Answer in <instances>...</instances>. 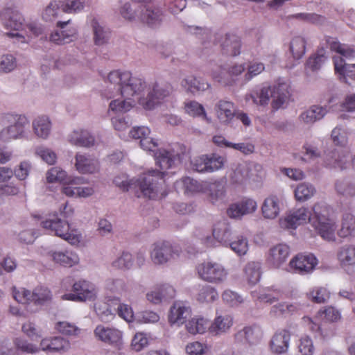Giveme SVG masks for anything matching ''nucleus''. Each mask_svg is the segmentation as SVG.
Here are the masks:
<instances>
[{
    "mask_svg": "<svg viewBox=\"0 0 355 355\" xmlns=\"http://www.w3.org/2000/svg\"><path fill=\"white\" fill-rule=\"evenodd\" d=\"M111 84L118 86V91L124 100H114L110 103V108L116 112H126L135 105L136 101L145 110H152L172 92L170 84L155 83L148 92L146 98L141 97V92L146 87V83L140 78L134 77L129 71L119 70L111 71L108 75Z\"/></svg>",
    "mask_w": 355,
    "mask_h": 355,
    "instance_id": "nucleus-1",
    "label": "nucleus"
},
{
    "mask_svg": "<svg viewBox=\"0 0 355 355\" xmlns=\"http://www.w3.org/2000/svg\"><path fill=\"white\" fill-rule=\"evenodd\" d=\"M330 214L331 208L328 205L318 202L313 206L312 212L304 207L291 211L279 220V225L283 229L294 230L308 221L322 239L334 241L336 225Z\"/></svg>",
    "mask_w": 355,
    "mask_h": 355,
    "instance_id": "nucleus-2",
    "label": "nucleus"
},
{
    "mask_svg": "<svg viewBox=\"0 0 355 355\" xmlns=\"http://www.w3.org/2000/svg\"><path fill=\"white\" fill-rule=\"evenodd\" d=\"M164 175L165 172L152 169L144 173L136 181H128L127 175L122 174L114 178V183L123 191L133 189L138 198L156 199L167 195Z\"/></svg>",
    "mask_w": 355,
    "mask_h": 355,
    "instance_id": "nucleus-3",
    "label": "nucleus"
},
{
    "mask_svg": "<svg viewBox=\"0 0 355 355\" xmlns=\"http://www.w3.org/2000/svg\"><path fill=\"white\" fill-rule=\"evenodd\" d=\"M0 19L5 28L16 31L8 33L7 35L15 37L17 42H26V37L38 36L42 33V28L35 24L25 25L23 16L13 8L3 9L0 13Z\"/></svg>",
    "mask_w": 355,
    "mask_h": 355,
    "instance_id": "nucleus-4",
    "label": "nucleus"
},
{
    "mask_svg": "<svg viewBox=\"0 0 355 355\" xmlns=\"http://www.w3.org/2000/svg\"><path fill=\"white\" fill-rule=\"evenodd\" d=\"M289 88L290 86L287 83L279 80L272 88L263 87L259 92L250 94V97L254 103L260 105H268L270 98L272 97V106L274 109L277 110L289 99Z\"/></svg>",
    "mask_w": 355,
    "mask_h": 355,
    "instance_id": "nucleus-5",
    "label": "nucleus"
},
{
    "mask_svg": "<svg viewBox=\"0 0 355 355\" xmlns=\"http://www.w3.org/2000/svg\"><path fill=\"white\" fill-rule=\"evenodd\" d=\"M196 271L200 279L214 284H223L228 277L227 270L222 264L212 261L198 264Z\"/></svg>",
    "mask_w": 355,
    "mask_h": 355,
    "instance_id": "nucleus-6",
    "label": "nucleus"
},
{
    "mask_svg": "<svg viewBox=\"0 0 355 355\" xmlns=\"http://www.w3.org/2000/svg\"><path fill=\"white\" fill-rule=\"evenodd\" d=\"M141 10L139 15L136 11V7L132 9L128 3H125L120 9L121 16L126 20L132 21L137 17L141 21L147 24L148 26H154L159 24L162 20V13L159 8L150 9L144 6H139Z\"/></svg>",
    "mask_w": 355,
    "mask_h": 355,
    "instance_id": "nucleus-7",
    "label": "nucleus"
},
{
    "mask_svg": "<svg viewBox=\"0 0 355 355\" xmlns=\"http://www.w3.org/2000/svg\"><path fill=\"white\" fill-rule=\"evenodd\" d=\"M42 226L45 230H49L50 233L67 241L71 244L80 242V235L77 234V231L71 229L68 222L56 216L42 221Z\"/></svg>",
    "mask_w": 355,
    "mask_h": 355,
    "instance_id": "nucleus-8",
    "label": "nucleus"
},
{
    "mask_svg": "<svg viewBox=\"0 0 355 355\" xmlns=\"http://www.w3.org/2000/svg\"><path fill=\"white\" fill-rule=\"evenodd\" d=\"M6 119L13 124L3 128L0 132V140L3 142H8L12 139L20 138L23 136L25 128L28 125V121L25 116L13 115L8 114Z\"/></svg>",
    "mask_w": 355,
    "mask_h": 355,
    "instance_id": "nucleus-9",
    "label": "nucleus"
},
{
    "mask_svg": "<svg viewBox=\"0 0 355 355\" xmlns=\"http://www.w3.org/2000/svg\"><path fill=\"white\" fill-rule=\"evenodd\" d=\"M73 293H67L62 295L64 300L84 302L91 300L96 297V291L94 284L86 280H79L73 284Z\"/></svg>",
    "mask_w": 355,
    "mask_h": 355,
    "instance_id": "nucleus-10",
    "label": "nucleus"
},
{
    "mask_svg": "<svg viewBox=\"0 0 355 355\" xmlns=\"http://www.w3.org/2000/svg\"><path fill=\"white\" fill-rule=\"evenodd\" d=\"M245 70L244 64H234L228 69L217 67L216 69L211 73V76L214 80L224 85H232L239 80V76L243 73Z\"/></svg>",
    "mask_w": 355,
    "mask_h": 355,
    "instance_id": "nucleus-11",
    "label": "nucleus"
},
{
    "mask_svg": "<svg viewBox=\"0 0 355 355\" xmlns=\"http://www.w3.org/2000/svg\"><path fill=\"white\" fill-rule=\"evenodd\" d=\"M94 335L97 340L111 346L119 347L123 343V333L115 327L98 324L94 330Z\"/></svg>",
    "mask_w": 355,
    "mask_h": 355,
    "instance_id": "nucleus-12",
    "label": "nucleus"
},
{
    "mask_svg": "<svg viewBox=\"0 0 355 355\" xmlns=\"http://www.w3.org/2000/svg\"><path fill=\"white\" fill-rule=\"evenodd\" d=\"M317 264L318 260L312 254H297L289 263L291 268L295 272L302 275L311 272Z\"/></svg>",
    "mask_w": 355,
    "mask_h": 355,
    "instance_id": "nucleus-13",
    "label": "nucleus"
},
{
    "mask_svg": "<svg viewBox=\"0 0 355 355\" xmlns=\"http://www.w3.org/2000/svg\"><path fill=\"white\" fill-rule=\"evenodd\" d=\"M175 256H179V250L176 248L173 249L168 242L165 241L155 244L151 252V259L156 264L165 263Z\"/></svg>",
    "mask_w": 355,
    "mask_h": 355,
    "instance_id": "nucleus-14",
    "label": "nucleus"
},
{
    "mask_svg": "<svg viewBox=\"0 0 355 355\" xmlns=\"http://www.w3.org/2000/svg\"><path fill=\"white\" fill-rule=\"evenodd\" d=\"M257 207V202L254 200L245 198L236 203L232 204L227 209V214L230 218H238L253 213Z\"/></svg>",
    "mask_w": 355,
    "mask_h": 355,
    "instance_id": "nucleus-15",
    "label": "nucleus"
},
{
    "mask_svg": "<svg viewBox=\"0 0 355 355\" xmlns=\"http://www.w3.org/2000/svg\"><path fill=\"white\" fill-rule=\"evenodd\" d=\"M150 133V130L146 126H135L130 131L131 137L140 139V146L144 150L154 152L158 144L154 139L148 137Z\"/></svg>",
    "mask_w": 355,
    "mask_h": 355,
    "instance_id": "nucleus-16",
    "label": "nucleus"
},
{
    "mask_svg": "<svg viewBox=\"0 0 355 355\" xmlns=\"http://www.w3.org/2000/svg\"><path fill=\"white\" fill-rule=\"evenodd\" d=\"M191 309L182 302H176L171 307L168 320L171 325L180 327L184 324L187 318L191 316Z\"/></svg>",
    "mask_w": 355,
    "mask_h": 355,
    "instance_id": "nucleus-17",
    "label": "nucleus"
},
{
    "mask_svg": "<svg viewBox=\"0 0 355 355\" xmlns=\"http://www.w3.org/2000/svg\"><path fill=\"white\" fill-rule=\"evenodd\" d=\"M216 117L224 124H229L236 116V106L230 101L220 100L214 107Z\"/></svg>",
    "mask_w": 355,
    "mask_h": 355,
    "instance_id": "nucleus-18",
    "label": "nucleus"
},
{
    "mask_svg": "<svg viewBox=\"0 0 355 355\" xmlns=\"http://www.w3.org/2000/svg\"><path fill=\"white\" fill-rule=\"evenodd\" d=\"M291 336V332L287 329L277 331L270 343L272 352L278 354L286 352L289 347Z\"/></svg>",
    "mask_w": 355,
    "mask_h": 355,
    "instance_id": "nucleus-19",
    "label": "nucleus"
},
{
    "mask_svg": "<svg viewBox=\"0 0 355 355\" xmlns=\"http://www.w3.org/2000/svg\"><path fill=\"white\" fill-rule=\"evenodd\" d=\"M80 181V178H79L69 179L62 186V193L69 197H87L91 196L94 193L93 189L78 186Z\"/></svg>",
    "mask_w": 355,
    "mask_h": 355,
    "instance_id": "nucleus-20",
    "label": "nucleus"
},
{
    "mask_svg": "<svg viewBox=\"0 0 355 355\" xmlns=\"http://www.w3.org/2000/svg\"><path fill=\"white\" fill-rule=\"evenodd\" d=\"M289 254V246L280 243L270 248L267 261L274 268H279L286 261Z\"/></svg>",
    "mask_w": 355,
    "mask_h": 355,
    "instance_id": "nucleus-21",
    "label": "nucleus"
},
{
    "mask_svg": "<svg viewBox=\"0 0 355 355\" xmlns=\"http://www.w3.org/2000/svg\"><path fill=\"white\" fill-rule=\"evenodd\" d=\"M220 47L223 54L229 56H236L241 53V39L235 34H226L220 41Z\"/></svg>",
    "mask_w": 355,
    "mask_h": 355,
    "instance_id": "nucleus-22",
    "label": "nucleus"
},
{
    "mask_svg": "<svg viewBox=\"0 0 355 355\" xmlns=\"http://www.w3.org/2000/svg\"><path fill=\"white\" fill-rule=\"evenodd\" d=\"M175 290L168 284H162L155 291L147 293V300L153 304H159L162 300H171L175 297Z\"/></svg>",
    "mask_w": 355,
    "mask_h": 355,
    "instance_id": "nucleus-23",
    "label": "nucleus"
},
{
    "mask_svg": "<svg viewBox=\"0 0 355 355\" xmlns=\"http://www.w3.org/2000/svg\"><path fill=\"white\" fill-rule=\"evenodd\" d=\"M234 324L233 317L230 315H218L209 324V332L218 336L227 332Z\"/></svg>",
    "mask_w": 355,
    "mask_h": 355,
    "instance_id": "nucleus-24",
    "label": "nucleus"
},
{
    "mask_svg": "<svg viewBox=\"0 0 355 355\" xmlns=\"http://www.w3.org/2000/svg\"><path fill=\"white\" fill-rule=\"evenodd\" d=\"M69 23V20L67 21H58L57 26L61 31H56L50 35V41L56 44H64L72 40V37L75 36L76 31L75 29H69L64 31L65 26Z\"/></svg>",
    "mask_w": 355,
    "mask_h": 355,
    "instance_id": "nucleus-25",
    "label": "nucleus"
},
{
    "mask_svg": "<svg viewBox=\"0 0 355 355\" xmlns=\"http://www.w3.org/2000/svg\"><path fill=\"white\" fill-rule=\"evenodd\" d=\"M76 168L81 173H93L98 170L99 164L97 159L85 155H76Z\"/></svg>",
    "mask_w": 355,
    "mask_h": 355,
    "instance_id": "nucleus-26",
    "label": "nucleus"
},
{
    "mask_svg": "<svg viewBox=\"0 0 355 355\" xmlns=\"http://www.w3.org/2000/svg\"><path fill=\"white\" fill-rule=\"evenodd\" d=\"M299 309L296 304L280 302L270 308L269 315L273 318H286L297 312Z\"/></svg>",
    "mask_w": 355,
    "mask_h": 355,
    "instance_id": "nucleus-27",
    "label": "nucleus"
},
{
    "mask_svg": "<svg viewBox=\"0 0 355 355\" xmlns=\"http://www.w3.org/2000/svg\"><path fill=\"white\" fill-rule=\"evenodd\" d=\"M69 342L60 336L44 338L40 343L43 351L55 352L65 350L69 347Z\"/></svg>",
    "mask_w": 355,
    "mask_h": 355,
    "instance_id": "nucleus-28",
    "label": "nucleus"
},
{
    "mask_svg": "<svg viewBox=\"0 0 355 355\" xmlns=\"http://www.w3.org/2000/svg\"><path fill=\"white\" fill-rule=\"evenodd\" d=\"M252 296L260 302L272 304L283 298V293L279 288L270 287L263 289L260 293L252 292Z\"/></svg>",
    "mask_w": 355,
    "mask_h": 355,
    "instance_id": "nucleus-29",
    "label": "nucleus"
},
{
    "mask_svg": "<svg viewBox=\"0 0 355 355\" xmlns=\"http://www.w3.org/2000/svg\"><path fill=\"white\" fill-rule=\"evenodd\" d=\"M153 153L156 164L161 170H167L173 166L175 162V156L169 151L164 149H158L157 147Z\"/></svg>",
    "mask_w": 355,
    "mask_h": 355,
    "instance_id": "nucleus-30",
    "label": "nucleus"
},
{
    "mask_svg": "<svg viewBox=\"0 0 355 355\" xmlns=\"http://www.w3.org/2000/svg\"><path fill=\"white\" fill-rule=\"evenodd\" d=\"M52 257L55 262L64 267H71L79 262L77 254L70 250L55 252L52 254Z\"/></svg>",
    "mask_w": 355,
    "mask_h": 355,
    "instance_id": "nucleus-31",
    "label": "nucleus"
},
{
    "mask_svg": "<svg viewBox=\"0 0 355 355\" xmlns=\"http://www.w3.org/2000/svg\"><path fill=\"white\" fill-rule=\"evenodd\" d=\"M244 337L248 343L254 344L257 343L262 337V331L261 328L257 325L244 327L235 334V338L239 340Z\"/></svg>",
    "mask_w": 355,
    "mask_h": 355,
    "instance_id": "nucleus-32",
    "label": "nucleus"
},
{
    "mask_svg": "<svg viewBox=\"0 0 355 355\" xmlns=\"http://www.w3.org/2000/svg\"><path fill=\"white\" fill-rule=\"evenodd\" d=\"M327 42L331 51L339 53L345 58H352L355 57V49L351 46L340 43L336 38H329Z\"/></svg>",
    "mask_w": 355,
    "mask_h": 355,
    "instance_id": "nucleus-33",
    "label": "nucleus"
},
{
    "mask_svg": "<svg viewBox=\"0 0 355 355\" xmlns=\"http://www.w3.org/2000/svg\"><path fill=\"white\" fill-rule=\"evenodd\" d=\"M337 258L342 266H353L355 264V246L345 245L339 248Z\"/></svg>",
    "mask_w": 355,
    "mask_h": 355,
    "instance_id": "nucleus-34",
    "label": "nucleus"
},
{
    "mask_svg": "<svg viewBox=\"0 0 355 355\" xmlns=\"http://www.w3.org/2000/svg\"><path fill=\"white\" fill-rule=\"evenodd\" d=\"M279 199L271 196L265 199L261 207L263 216L266 218H275L279 213Z\"/></svg>",
    "mask_w": 355,
    "mask_h": 355,
    "instance_id": "nucleus-35",
    "label": "nucleus"
},
{
    "mask_svg": "<svg viewBox=\"0 0 355 355\" xmlns=\"http://www.w3.org/2000/svg\"><path fill=\"white\" fill-rule=\"evenodd\" d=\"M213 236L220 243H227L231 241L232 231L225 220L218 222L214 227Z\"/></svg>",
    "mask_w": 355,
    "mask_h": 355,
    "instance_id": "nucleus-36",
    "label": "nucleus"
},
{
    "mask_svg": "<svg viewBox=\"0 0 355 355\" xmlns=\"http://www.w3.org/2000/svg\"><path fill=\"white\" fill-rule=\"evenodd\" d=\"M69 141L76 146L89 147L94 144V138L87 130L73 131L69 137Z\"/></svg>",
    "mask_w": 355,
    "mask_h": 355,
    "instance_id": "nucleus-37",
    "label": "nucleus"
},
{
    "mask_svg": "<svg viewBox=\"0 0 355 355\" xmlns=\"http://www.w3.org/2000/svg\"><path fill=\"white\" fill-rule=\"evenodd\" d=\"M326 113L327 110L325 108L320 106L313 105L306 111L302 113L300 116V119L304 123L311 124L322 119Z\"/></svg>",
    "mask_w": 355,
    "mask_h": 355,
    "instance_id": "nucleus-38",
    "label": "nucleus"
},
{
    "mask_svg": "<svg viewBox=\"0 0 355 355\" xmlns=\"http://www.w3.org/2000/svg\"><path fill=\"white\" fill-rule=\"evenodd\" d=\"M251 167L249 164L241 163L238 164L230 175L231 180L234 183L242 184L250 179Z\"/></svg>",
    "mask_w": 355,
    "mask_h": 355,
    "instance_id": "nucleus-39",
    "label": "nucleus"
},
{
    "mask_svg": "<svg viewBox=\"0 0 355 355\" xmlns=\"http://www.w3.org/2000/svg\"><path fill=\"white\" fill-rule=\"evenodd\" d=\"M209 321L202 318L196 316L189 320L186 324L187 330L191 334H203L207 329L209 330Z\"/></svg>",
    "mask_w": 355,
    "mask_h": 355,
    "instance_id": "nucleus-40",
    "label": "nucleus"
},
{
    "mask_svg": "<svg viewBox=\"0 0 355 355\" xmlns=\"http://www.w3.org/2000/svg\"><path fill=\"white\" fill-rule=\"evenodd\" d=\"M181 85L185 89L191 93L205 91L209 87L208 83L203 80H198L193 76H189L184 79Z\"/></svg>",
    "mask_w": 355,
    "mask_h": 355,
    "instance_id": "nucleus-41",
    "label": "nucleus"
},
{
    "mask_svg": "<svg viewBox=\"0 0 355 355\" xmlns=\"http://www.w3.org/2000/svg\"><path fill=\"white\" fill-rule=\"evenodd\" d=\"M35 133L41 138H46L50 132L51 122L48 117L41 116L33 123Z\"/></svg>",
    "mask_w": 355,
    "mask_h": 355,
    "instance_id": "nucleus-42",
    "label": "nucleus"
},
{
    "mask_svg": "<svg viewBox=\"0 0 355 355\" xmlns=\"http://www.w3.org/2000/svg\"><path fill=\"white\" fill-rule=\"evenodd\" d=\"M338 235L343 238L355 236V217L351 214L344 215Z\"/></svg>",
    "mask_w": 355,
    "mask_h": 355,
    "instance_id": "nucleus-43",
    "label": "nucleus"
},
{
    "mask_svg": "<svg viewBox=\"0 0 355 355\" xmlns=\"http://www.w3.org/2000/svg\"><path fill=\"white\" fill-rule=\"evenodd\" d=\"M91 26L93 28L95 44L102 45L106 43L110 38V32L101 26L96 19L92 20Z\"/></svg>",
    "mask_w": 355,
    "mask_h": 355,
    "instance_id": "nucleus-44",
    "label": "nucleus"
},
{
    "mask_svg": "<svg viewBox=\"0 0 355 355\" xmlns=\"http://www.w3.org/2000/svg\"><path fill=\"white\" fill-rule=\"evenodd\" d=\"M246 279L249 284L254 285L261 277L260 265L259 263H248L244 269Z\"/></svg>",
    "mask_w": 355,
    "mask_h": 355,
    "instance_id": "nucleus-45",
    "label": "nucleus"
},
{
    "mask_svg": "<svg viewBox=\"0 0 355 355\" xmlns=\"http://www.w3.org/2000/svg\"><path fill=\"white\" fill-rule=\"evenodd\" d=\"M290 50L294 59L302 58L306 51L305 40L300 36L293 37L291 42Z\"/></svg>",
    "mask_w": 355,
    "mask_h": 355,
    "instance_id": "nucleus-46",
    "label": "nucleus"
},
{
    "mask_svg": "<svg viewBox=\"0 0 355 355\" xmlns=\"http://www.w3.org/2000/svg\"><path fill=\"white\" fill-rule=\"evenodd\" d=\"M180 187H182L185 193H197L202 189L200 183L189 177H185L179 181H176L175 187L180 188Z\"/></svg>",
    "mask_w": 355,
    "mask_h": 355,
    "instance_id": "nucleus-47",
    "label": "nucleus"
},
{
    "mask_svg": "<svg viewBox=\"0 0 355 355\" xmlns=\"http://www.w3.org/2000/svg\"><path fill=\"white\" fill-rule=\"evenodd\" d=\"M184 109L189 115L202 117L207 122H211V119L207 117L204 107L199 103L194 101H189L185 103Z\"/></svg>",
    "mask_w": 355,
    "mask_h": 355,
    "instance_id": "nucleus-48",
    "label": "nucleus"
},
{
    "mask_svg": "<svg viewBox=\"0 0 355 355\" xmlns=\"http://www.w3.org/2000/svg\"><path fill=\"white\" fill-rule=\"evenodd\" d=\"M265 69V66L260 62H251L248 65L247 72L241 80V84L243 85L251 80L254 77L260 74Z\"/></svg>",
    "mask_w": 355,
    "mask_h": 355,
    "instance_id": "nucleus-49",
    "label": "nucleus"
},
{
    "mask_svg": "<svg viewBox=\"0 0 355 355\" xmlns=\"http://www.w3.org/2000/svg\"><path fill=\"white\" fill-rule=\"evenodd\" d=\"M315 192V189L313 185L301 183L295 190V197L297 200L304 202L310 199L314 195Z\"/></svg>",
    "mask_w": 355,
    "mask_h": 355,
    "instance_id": "nucleus-50",
    "label": "nucleus"
},
{
    "mask_svg": "<svg viewBox=\"0 0 355 355\" xmlns=\"http://www.w3.org/2000/svg\"><path fill=\"white\" fill-rule=\"evenodd\" d=\"M218 297V294L216 288L206 285L201 287L197 296V300L200 302H212Z\"/></svg>",
    "mask_w": 355,
    "mask_h": 355,
    "instance_id": "nucleus-51",
    "label": "nucleus"
},
{
    "mask_svg": "<svg viewBox=\"0 0 355 355\" xmlns=\"http://www.w3.org/2000/svg\"><path fill=\"white\" fill-rule=\"evenodd\" d=\"M60 3L61 1H51L42 13L43 19L51 21L57 18L62 12Z\"/></svg>",
    "mask_w": 355,
    "mask_h": 355,
    "instance_id": "nucleus-52",
    "label": "nucleus"
},
{
    "mask_svg": "<svg viewBox=\"0 0 355 355\" xmlns=\"http://www.w3.org/2000/svg\"><path fill=\"white\" fill-rule=\"evenodd\" d=\"M227 243H229L231 249L239 255L245 254L248 250V240L243 236H238L236 239L231 240Z\"/></svg>",
    "mask_w": 355,
    "mask_h": 355,
    "instance_id": "nucleus-53",
    "label": "nucleus"
},
{
    "mask_svg": "<svg viewBox=\"0 0 355 355\" xmlns=\"http://www.w3.org/2000/svg\"><path fill=\"white\" fill-rule=\"evenodd\" d=\"M51 299V291L44 287H37L32 292V302L35 304H42Z\"/></svg>",
    "mask_w": 355,
    "mask_h": 355,
    "instance_id": "nucleus-54",
    "label": "nucleus"
},
{
    "mask_svg": "<svg viewBox=\"0 0 355 355\" xmlns=\"http://www.w3.org/2000/svg\"><path fill=\"white\" fill-rule=\"evenodd\" d=\"M336 189L338 193L343 196H355V182L345 179L338 180L336 183Z\"/></svg>",
    "mask_w": 355,
    "mask_h": 355,
    "instance_id": "nucleus-55",
    "label": "nucleus"
},
{
    "mask_svg": "<svg viewBox=\"0 0 355 355\" xmlns=\"http://www.w3.org/2000/svg\"><path fill=\"white\" fill-rule=\"evenodd\" d=\"M68 180L66 172L59 167H53L46 173V180L49 183L60 182L64 184Z\"/></svg>",
    "mask_w": 355,
    "mask_h": 355,
    "instance_id": "nucleus-56",
    "label": "nucleus"
},
{
    "mask_svg": "<svg viewBox=\"0 0 355 355\" xmlns=\"http://www.w3.org/2000/svg\"><path fill=\"white\" fill-rule=\"evenodd\" d=\"M308 298L315 303H324L329 298V291L323 287H316L308 294Z\"/></svg>",
    "mask_w": 355,
    "mask_h": 355,
    "instance_id": "nucleus-57",
    "label": "nucleus"
},
{
    "mask_svg": "<svg viewBox=\"0 0 355 355\" xmlns=\"http://www.w3.org/2000/svg\"><path fill=\"white\" fill-rule=\"evenodd\" d=\"M318 318L321 320L329 322H336L340 318V312L332 306H328L318 313Z\"/></svg>",
    "mask_w": 355,
    "mask_h": 355,
    "instance_id": "nucleus-58",
    "label": "nucleus"
},
{
    "mask_svg": "<svg viewBox=\"0 0 355 355\" xmlns=\"http://www.w3.org/2000/svg\"><path fill=\"white\" fill-rule=\"evenodd\" d=\"M206 162L208 164L207 172H213L223 168L225 163V158L217 154L206 155Z\"/></svg>",
    "mask_w": 355,
    "mask_h": 355,
    "instance_id": "nucleus-59",
    "label": "nucleus"
},
{
    "mask_svg": "<svg viewBox=\"0 0 355 355\" xmlns=\"http://www.w3.org/2000/svg\"><path fill=\"white\" fill-rule=\"evenodd\" d=\"M13 298L19 303L28 304L32 302V293L24 288H12Z\"/></svg>",
    "mask_w": 355,
    "mask_h": 355,
    "instance_id": "nucleus-60",
    "label": "nucleus"
},
{
    "mask_svg": "<svg viewBox=\"0 0 355 355\" xmlns=\"http://www.w3.org/2000/svg\"><path fill=\"white\" fill-rule=\"evenodd\" d=\"M55 329L61 334L67 336H77L80 334V329L74 324L68 322H58Z\"/></svg>",
    "mask_w": 355,
    "mask_h": 355,
    "instance_id": "nucleus-61",
    "label": "nucleus"
},
{
    "mask_svg": "<svg viewBox=\"0 0 355 355\" xmlns=\"http://www.w3.org/2000/svg\"><path fill=\"white\" fill-rule=\"evenodd\" d=\"M62 12L73 13L82 10L84 8V2L80 0H67L60 3Z\"/></svg>",
    "mask_w": 355,
    "mask_h": 355,
    "instance_id": "nucleus-62",
    "label": "nucleus"
},
{
    "mask_svg": "<svg viewBox=\"0 0 355 355\" xmlns=\"http://www.w3.org/2000/svg\"><path fill=\"white\" fill-rule=\"evenodd\" d=\"M327 57L324 55V51L322 49L315 55L311 56L307 62L306 66L312 71H315L321 67V64L325 61Z\"/></svg>",
    "mask_w": 355,
    "mask_h": 355,
    "instance_id": "nucleus-63",
    "label": "nucleus"
},
{
    "mask_svg": "<svg viewBox=\"0 0 355 355\" xmlns=\"http://www.w3.org/2000/svg\"><path fill=\"white\" fill-rule=\"evenodd\" d=\"M313 351L312 340L309 336L302 337L298 345L299 355H313Z\"/></svg>",
    "mask_w": 355,
    "mask_h": 355,
    "instance_id": "nucleus-64",
    "label": "nucleus"
}]
</instances>
